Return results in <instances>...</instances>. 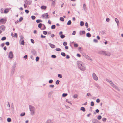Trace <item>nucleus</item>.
I'll return each mask as SVG.
<instances>
[{
	"label": "nucleus",
	"mask_w": 123,
	"mask_h": 123,
	"mask_svg": "<svg viewBox=\"0 0 123 123\" xmlns=\"http://www.w3.org/2000/svg\"><path fill=\"white\" fill-rule=\"evenodd\" d=\"M101 118H102V117L100 115H99V116H98L97 117V118L99 120L101 119Z\"/></svg>",
	"instance_id": "obj_35"
},
{
	"label": "nucleus",
	"mask_w": 123,
	"mask_h": 123,
	"mask_svg": "<svg viewBox=\"0 0 123 123\" xmlns=\"http://www.w3.org/2000/svg\"><path fill=\"white\" fill-rule=\"evenodd\" d=\"M24 38V37L23 36L21 35L20 39V42L21 40H23Z\"/></svg>",
	"instance_id": "obj_31"
},
{
	"label": "nucleus",
	"mask_w": 123,
	"mask_h": 123,
	"mask_svg": "<svg viewBox=\"0 0 123 123\" xmlns=\"http://www.w3.org/2000/svg\"><path fill=\"white\" fill-rule=\"evenodd\" d=\"M67 95V93H64L62 94V96L63 97H65Z\"/></svg>",
	"instance_id": "obj_42"
},
{
	"label": "nucleus",
	"mask_w": 123,
	"mask_h": 123,
	"mask_svg": "<svg viewBox=\"0 0 123 123\" xmlns=\"http://www.w3.org/2000/svg\"><path fill=\"white\" fill-rule=\"evenodd\" d=\"M56 50L57 51H59L61 50V49L59 48H57L56 49Z\"/></svg>",
	"instance_id": "obj_52"
},
{
	"label": "nucleus",
	"mask_w": 123,
	"mask_h": 123,
	"mask_svg": "<svg viewBox=\"0 0 123 123\" xmlns=\"http://www.w3.org/2000/svg\"><path fill=\"white\" fill-rule=\"evenodd\" d=\"M55 25H53L51 26V28L52 29H55Z\"/></svg>",
	"instance_id": "obj_28"
},
{
	"label": "nucleus",
	"mask_w": 123,
	"mask_h": 123,
	"mask_svg": "<svg viewBox=\"0 0 123 123\" xmlns=\"http://www.w3.org/2000/svg\"><path fill=\"white\" fill-rule=\"evenodd\" d=\"M29 108L31 112V114L32 115H33L35 112V109L33 106L31 105H29Z\"/></svg>",
	"instance_id": "obj_3"
},
{
	"label": "nucleus",
	"mask_w": 123,
	"mask_h": 123,
	"mask_svg": "<svg viewBox=\"0 0 123 123\" xmlns=\"http://www.w3.org/2000/svg\"><path fill=\"white\" fill-rule=\"evenodd\" d=\"M52 4L54 6L55 5V2L54 1H53L52 3Z\"/></svg>",
	"instance_id": "obj_60"
},
{
	"label": "nucleus",
	"mask_w": 123,
	"mask_h": 123,
	"mask_svg": "<svg viewBox=\"0 0 123 123\" xmlns=\"http://www.w3.org/2000/svg\"><path fill=\"white\" fill-rule=\"evenodd\" d=\"M83 55L85 58L88 60H90L91 61H92V60L90 57L85 54H83Z\"/></svg>",
	"instance_id": "obj_4"
},
{
	"label": "nucleus",
	"mask_w": 123,
	"mask_h": 123,
	"mask_svg": "<svg viewBox=\"0 0 123 123\" xmlns=\"http://www.w3.org/2000/svg\"><path fill=\"white\" fill-rule=\"evenodd\" d=\"M51 57L53 58H55L56 57V56L54 55H51Z\"/></svg>",
	"instance_id": "obj_40"
},
{
	"label": "nucleus",
	"mask_w": 123,
	"mask_h": 123,
	"mask_svg": "<svg viewBox=\"0 0 123 123\" xmlns=\"http://www.w3.org/2000/svg\"><path fill=\"white\" fill-rule=\"evenodd\" d=\"M39 58L38 57H37L36 58V62L38 61L39 60Z\"/></svg>",
	"instance_id": "obj_39"
},
{
	"label": "nucleus",
	"mask_w": 123,
	"mask_h": 123,
	"mask_svg": "<svg viewBox=\"0 0 123 123\" xmlns=\"http://www.w3.org/2000/svg\"><path fill=\"white\" fill-rule=\"evenodd\" d=\"M5 44L7 46H9L10 44L8 42H6L5 43Z\"/></svg>",
	"instance_id": "obj_51"
},
{
	"label": "nucleus",
	"mask_w": 123,
	"mask_h": 123,
	"mask_svg": "<svg viewBox=\"0 0 123 123\" xmlns=\"http://www.w3.org/2000/svg\"><path fill=\"white\" fill-rule=\"evenodd\" d=\"M41 8L42 9L45 10L46 9V7L44 6H41Z\"/></svg>",
	"instance_id": "obj_20"
},
{
	"label": "nucleus",
	"mask_w": 123,
	"mask_h": 123,
	"mask_svg": "<svg viewBox=\"0 0 123 123\" xmlns=\"http://www.w3.org/2000/svg\"><path fill=\"white\" fill-rule=\"evenodd\" d=\"M48 44L52 48H54L55 47V45L51 43H48Z\"/></svg>",
	"instance_id": "obj_15"
},
{
	"label": "nucleus",
	"mask_w": 123,
	"mask_h": 123,
	"mask_svg": "<svg viewBox=\"0 0 123 123\" xmlns=\"http://www.w3.org/2000/svg\"><path fill=\"white\" fill-rule=\"evenodd\" d=\"M15 70H11V74L12 75H13L14 74Z\"/></svg>",
	"instance_id": "obj_37"
},
{
	"label": "nucleus",
	"mask_w": 123,
	"mask_h": 123,
	"mask_svg": "<svg viewBox=\"0 0 123 123\" xmlns=\"http://www.w3.org/2000/svg\"><path fill=\"white\" fill-rule=\"evenodd\" d=\"M77 64L78 67L80 70L82 71H84L86 70L85 66L82 62L79 61L77 62Z\"/></svg>",
	"instance_id": "obj_1"
},
{
	"label": "nucleus",
	"mask_w": 123,
	"mask_h": 123,
	"mask_svg": "<svg viewBox=\"0 0 123 123\" xmlns=\"http://www.w3.org/2000/svg\"><path fill=\"white\" fill-rule=\"evenodd\" d=\"M31 52L33 53V54L34 55H35L36 54V52L34 50H33Z\"/></svg>",
	"instance_id": "obj_32"
},
{
	"label": "nucleus",
	"mask_w": 123,
	"mask_h": 123,
	"mask_svg": "<svg viewBox=\"0 0 123 123\" xmlns=\"http://www.w3.org/2000/svg\"><path fill=\"white\" fill-rule=\"evenodd\" d=\"M96 87L98 88L99 89L100 88V86L98 85H96Z\"/></svg>",
	"instance_id": "obj_57"
},
{
	"label": "nucleus",
	"mask_w": 123,
	"mask_h": 123,
	"mask_svg": "<svg viewBox=\"0 0 123 123\" xmlns=\"http://www.w3.org/2000/svg\"><path fill=\"white\" fill-rule=\"evenodd\" d=\"M6 39V37H5L4 36L2 37L1 39V40L2 41H4Z\"/></svg>",
	"instance_id": "obj_34"
},
{
	"label": "nucleus",
	"mask_w": 123,
	"mask_h": 123,
	"mask_svg": "<svg viewBox=\"0 0 123 123\" xmlns=\"http://www.w3.org/2000/svg\"><path fill=\"white\" fill-rule=\"evenodd\" d=\"M58 77L60 78H61L62 77V76L60 74H59L58 75Z\"/></svg>",
	"instance_id": "obj_45"
},
{
	"label": "nucleus",
	"mask_w": 123,
	"mask_h": 123,
	"mask_svg": "<svg viewBox=\"0 0 123 123\" xmlns=\"http://www.w3.org/2000/svg\"><path fill=\"white\" fill-rule=\"evenodd\" d=\"M21 44L23 45H24L25 42L24 40H21Z\"/></svg>",
	"instance_id": "obj_36"
},
{
	"label": "nucleus",
	"mask_w": 123,
	"mask_h": 123,
	"mask_svg": "<svg viewBox=\"0 0 123 123\" xmlns=\"http://www.w3.org/2000/svg\"><path fill=\"white\" fill-rule=\"evenodd\" d=\"M49 87L53 88L54 87V86L53 85H49Z\"/></svg>",
	"instance_id": "obj_62"
},
{
	"label": "nucleus",
	"mask_w": 123,
	"mask_h": 123,
	"mask_svg": "<svg viewBox=\"0 0 123 123\" xmlns=\"http://www.w3.org/2000/svg\"><path fill=\"white\" fill-rule=\"evenodd\" d=\"M23 20V18L22 17H21L19 19V21L20 22H21L22 20Z\"/></svg>",
	"instance_id": "obj_56"
},
{
	"label": "nucleus",
	"mask_w": 123,
	"mask_h": 123,
	"mask_svg": "<svg viewBox=\"0 0 123 123\" xmlns=\"http://www.w3.org/2000/svg\"><path fill=\"white\" fill-rule=\"evenodd\" d=\"M71 23V21L70 20H69L67 22V24L68 25H70Z\"/></svg>",
	"instance_id": "obj_25"
},
{
	"label": "nucleus",
	"mask_w": 123,
	"mask_h": 123,
	"mask_svg": "<svg viewBox=\"0 0 123 123\" xmlns=\"http://www.w3.org/2000/svg\"><path fill=\"white\" fill-rule=\"evenodd\" d=\"M92 77L93 79L97 81L98 80V78L96 76V74L93 73L92 74Z\"/></svg>",
	"instance_id": "obj_6"
},
{
	"label": "nucleus",
	"mask_w": 123,
	"mask_h": 123,
	"mask_svg": "<svg viewBox=\"0 0 123 123\" xmlns=\"http://www.w3.org/2000/svg\"><path fill=\"white\" fill-rule=\"evenodd\" d=\"M11 118H8L7 119V121L8 122H11Z\"/></svg>",
	"instance_id": "obj_41"
},
{
	"label": "nucleus",
	"mask_w": 123,
	"mask_h": 123,
	"mask_svg": "<svg viewBox=\"0 0 123 123\" xmlns=\"http://www.w3.org/2000/svg\"><path fill=\"white\" fill-rule=\"evenodd\" d=\"M16 66V64L15 63H14V64L13 65L12 68L15 69Z\"/></svg>",
	"instance_id": "obj_24"
},
{
	"label": "nucleus",
	"mask_w": 123,
	"mask_h": 123,
	"mask_svg": "<svg viewBox=\"0 0 123 123\" xmlns=\"http://www.w3.org/2000/svg\"><path fill=\"white\" fill-rule=\"evenodd\" d=\"M85 25L86 27L87 28L88 27V23L87 22H86L85 23Z\"/></svg>",
	"instance_id": "obj_44"
},
{
	"label": "nucleus",
	"mask_w": 123,
	"mask_h": 123,
	"mask_svg": "<svg viewBox=\"0 0 123 123\" xmlns=\"http://www.w3.org/2000/svg\"><path fill=\"white\" fill-rule=\"evenodd\" d=\"M53 93V92L52 91H51V92H50L48 94V97L49 98H50V97L51 96L52 94Z\"/></svg>",
	"instance_id": "obj_16"
},
{
	"label": "nucleus",
	"mask_w": 123,
	"mask_h": 123,
	"mask_svg": "<svg viewBox=\"0 0 123 123\" xmlns=\"http://www.w3.org/2000/svg\"><path fill=\"white\" fill-rule=\"evenodd\" d=\"M99 53L100 54H101L104 55L105 54V51H100L99 52Z\"/></svg>",
	"instance_id": "obj_17"
},
{
	"label": "nucleus",
	"mask_w": 123,
	"mask_h": 123,
	"mask_svg": "<svg viewBox=\"0 0 123 123\" xmlns=\"http://www.w3.org/2000/svg\"><path fill=\"white\" fill-rule=\"evenodd\" d=\"M6 21L7 19H6L2 18L0 19V22L3 24H5Z\"/></svg>",
	"instance_id": "obj_8"
},
{
	"label": "nucleus",
	"mask_w": 123,
	"mask_h": 123,
	"mask_svg": "<svg viewBox=\"0 0 123 123\" xmlns=\"http://www.w3.org/2000/svg\"><path fill=\"white\" fill-rule=\"evenodd\" d=\"M23 57L25 59H26L27 58V55H26L24 56Z\"/></svg>",
	"instance_id": "obj_58"
},
{
	"label": "nucleus",
	"mask_w": 123,
	"mask_h": 123,
	"mask_svg": "<svg viewBox=\"0 0 123 123\" xmlns=\"http://www.w3.org/2000/svg\"><path fill=\"white\" fill-rule=\"evenodd\" d=\"M36 18L34 16H31V18L32 20H34Z\"/></svg>",
	"instance_id": "obj_46"
},
{
	"label": "nucleus",
	"mask_w": 123,
	"mask_h": 123,
	"mask_svg": "<svg viewBox=\"0 0 123 123\" xmlns=\"http://www.w3.org/2000/svg\"><path fill=\"white\" fill-rule=\"evenodd\" d=\"M60 20L61 21H64V19L63 17H61L60 18Z\"/></svg>",
	"instance_id": "obj_27"
},
{
	"label": "nucleus",
	"mask_w": 123,
	"mask_h": 123,
	"mask_svg": "<svg viewBox=\"0 0 123 123\" xmlns=\"http://www.w3.org/2000/svg\"><path fill=\"white\" fill-rule=\"evenodd\" d=\"M80 110H82L83 112H85V108L83 107H82L81 108Z\"/></svg>",
	"instance_id": "obj_21"
},
{
	"label": "nucleus",
	"mask_w": 123,
	"mask_h": 123,
	"mask_svg": "<svg viewBox=\"0 0 123 123\" xmlns=\"http://www.w3.org/2000/svg\"><path fill=\"white\" fill-rule=\"evenodd\" d=\"M31 42L32 43H34V40L33 39H31Z\"/></svg>",
	"instance_id": "obj_59"
},
{
	"label": "nucleus",
	"mask_w": 123,
	"mask_h": 123,
	"mask_svg": "<svg viewBox=\"0 0 123 123\" xmlns=\"http://www.w3.org/2000/svg\"><path fill=\"white\" fill-rule=\"evenodd\" d=\"M67 45V43L66 42H64L63 43V45L64 46H66Z\"/></svg>",
	"instance_id": "obj_53"
},
{
	"label": "nucleus",
	"mask_w": 123,
	"mask_h": 123,
	"mask_svg": "<svg viewBox=\"0 0 123 123\" xmlns=\"http://www.w3.org/2000/svg\"><path fill=\"white\" fill-rule=\"evenodd\" d=\"M107 119L105 118H103L102 119V120L104 121L105 122L106 120Z\"/></svg>",
	"instance_id": "obj_54"
},
{
	"label": "nucleus",
	"mask_w": 123,
	"mask_h": 123,
	"mask_svg": "<svg viewBox=\"0 0 123 123\" xmlns=\"http://www.w3.org/2000/svg\"><path fill=\"white\" fill-rule=\"evenodd\" d=\"M53 81V80L51 79L49 81V83L51 84L52 83Z\"/></svg>",
	"instance_id": "obj_43"
},
{
	"label": "nucleus",
	"mask_w": 123,
	"mask_h": 123,
	"mask_svg": "<svg viewBox=\"0 0 123 123\" xmlns=\"http://www.w3.org/2000/svg\"><path fill=\"white\" fill-rule=\"evenodd\" d=\"M86 36L87 37H91V35L90 33H87Z\"/></svg>",
	"instance_id": "obj_22"
},
{
	"label": "nucleus",
	"mask_w": 123,
	"mask_h": 123,
	"mask_svg": "<svg viewBox=\"0 0 123 123\" xmlns=\"http://www.w3.org/2000/svg\"><path fill=\"white\" fill-rule=\"evenodd\" d=\"M48 14L47 13H46L42 15L41 16V17L42 18H45L46 19L49 18L48 17Z\"/></svg>",
	"instance_id": "obj_5"
},
{
	"label": "nucleus",
	"mask_w": 123,
	"mask_h": 123,
	"mask_svg": "<svg viewBox=\"0 0 123 123\" xmlns=\"http://www.w3.org/2000/svg\"><path fill=\"white\" fill-rule=\"evenodd\" d=\"M85 32L84 31H80V34L81 35L85 34Z\"/></svg>",
	"instance_id": "obj_19"
},
{
	"label": "nucleus",
	"mask_w": 123,
	"mask_h": 123,
	"mask_svg": "<svg viewBox=\"0 0 123 123\" xmlns=\"http://www.w3.org/2000/svg\"><path fill=\"white\" fill-rule=\"evenodd\" d=\"M42 20L40 19L37 20L36 21V22L37 23H39L40 22H42Z\"/></svg>",
	"instance_id": "obj_26"
},
{
	"label": "nucleus",
	"mask_w": 123,
	"mask_h": 123,
	"mask_svg": "<svg viewBox=\"0 0 123 123\" xmlns=\"http://www.w3.org/2000/svg\"><path fill=\"white\" fill-rule=\"evenodd\" d=\"M78 96V95L77 94H75L73 96V97L74 98H77V97Z\"/></svg>",
	"instance_id": "obj_48"
},
{
	"label": "nucleus",
	"mask_w": 123,
	"mask_h": 123,
	"mask_svg": "<svg viewBox=\"0 0 123 123\" xmlns=\"http://www.w3.org/2000/svg\"><path fill=\"white\" fill-rule=\"evenodd\" d=\"M25 115V113L24 112L20 114V116H24Z\"/></svg>",
	"instance_id": "obj_47"
},
{
	"label": "nucleus",
	"mask_w": 123,
	"mask_h": 123,
	"mask_svg": "<svg viewBox=\"0 0 123 123\" xmlns=\"http://www.w3.org/2000/svg\"><path fill=\"white\" fill-rule=\"evenodd\" d=\"M59 82H60L59 80H57L56 81L55 83H56V84L57 85H58L59 84Z\"/></svg>",
	"instance_id": "obj_50"
},
{
	"label": "nucleus",
	"mask_w": 123,
	"mask_h": 123,
	"mask_svg": "<svg viewBox=\"0 0 123 123\" xmlns=\"http://www.w3.org/2000/svg\"><path fill=\"white\" fill-rule=\"evenodd\" d=\"M94 105V103L93 101L91 102V106H93Z\"/></svg>",
	"instance_id": "obj_38"
},
{
	"label": "nucleus",
	"mask_w": 123,
	"mask_h": 123,
	"mask_svg": "<svg viewBox=\"0 0 123 123\" xmlns=\"http://www.w3.org/2000/svg\"><path fill=\"white\" fill-rule=\"evenodd\" d=\"M93 123H98V121L96 119H93L92 120Z\"/></svg>",
	"instance_id": "obj_13"
},
{
	"label": "nucleus",
	"mask_w": 123,
	"mask_h": 123,
	"mask_svg": "<svg viewBox=\"0 0 123 123\" xmlns=\"http://www.w3.org/2000/svg\"><path fill=\"white\" fill-rule=\"evenodd\" d=\"M80 23V26H83L84 25V22L82 21H81Z\"/></svg>",
	"instance_id": "obj_30"
},
{
	"label": "nucleus",
	"mask_w": 123,
	"mask_h": 123,
	"mask_svg": "<svg viewBox=\"0 0 123 123\" xmlns=\"http://www.w3.org/2000/svg\"><path fill=\"white\" fill-rule=\"evenodd\" d=\"M65 36L63 34H61L60 35V37L61 38L63 39L65 37Z\"/></svg>",
	"instance_id": "obj_23"
},
{
	"label": "nucleus",
	"mask_w": 123,
	"mask_h": 123,
	"mask_svg": "<svg viewBox=\"0 0 123 123\" xmlns=\"http://www.w3.org/2000/svg\"><path fill=\"white\" fill-rule=\"evenodd\" d=\"M66 102H67V103H70L71 105L72 104V103L70 102L69 101V100L68 99H66Z\"/></svg>",
	"instance_id": "obj_49"
},
{
	"label": "nucleus",
	"mask_w": 123,
	"mask_h": 123,
	"mask_svg": "<svg viewBox=\"0 0 123 123\" xmlns=\"http://www.w3.org/2000/svg\"><path fill=\"white\" fill-rule=\"evenodd\" d=\"M110 19L109 18H107L106 19V21L107 22H108L109 21Z\"/></svg>",
	"instance_id": "obj_63"
},
{
	"label": "nucleus",
	"mask_w": 123,
	"mask_h": 123,
	"mask_svg": "<svg viewBox=\"0 0 123 123\" xmlns=\"http://www.w3.org/2000/svg\"><path fill=\"white\" fill-rule=\"evenodd\" d=\"M111 54L110 52L108 51H105L104 55L107 56H110Z\"/></svg>",
	"instance_id": "obj_9"
},
{
	"label": "nucleus",
	"mask_w": 123,
	"mask_h": 123,
	"mask_svg": "<svg viewBox=\"0 0 123 123\" xmlns=\"http://www.w3.org/2000/svg\"><path fill=\"white\" fill-rule=\"evenodd\" d=\"M61 54V55L64 57L66 56L65 53L64 52H62Z\"/></svg>",
	"instance_id": "obj_33"
},
{
	"label": "nucleus",
	"mask_w": 123,
	"mask_h": 123,
	"mask_svg": "<svg viewBox=\"0 0 123 123\" xmlns=\"http://www.w3.org/2000/svg\"><path fill=\"white\" fill-rule=\"evenodd\" d=\"M9 12V9L8 8L5 9H4V13L5 14Z\"/></svg>",
	"instance_id": "obj_14"
},
{
	"label": "nucleus",
	"mask_w": 123,
	"mask_h": 123,
	"mask_svg": "<svg viewBox=\"0 0 123 123\" xmlns=\"http://www.w3.org/2000/svg\"><path fill=\"white\" fill-rule=\"evenodd\" d=\"M83 8L84 10L85 11H86L87 10L86 7V5L84 4L83 5Z\"/></svg>",
	"instance_id": "obj_18"
},
{
	"label": "nucleus",
	"mask_w": 123,
	"mask_h": 123,
	"mask_svg": "<svg viewBox=\"0 0 123 123\" xmlns=\"http://www.w3.org/2000/svg\"><path fill=\"white\" fill-rule=\"evenodd\" d=\"M13 55L12 52V51H10L9 53L8 57L11 59H12L13 57Z\"/></svg>",
	"instance_id": "obj_7"
},
{
	"label": "nucleus",
	"mask_w": 123,
	"mask_h": 123,
	"mask_svg": "<svg viewBox=\"0 0 123 123\" xmlns=\"http://www.w3.org/2000/svg\"><path fill=\"white\" fill-rule=\"evenodd\" d=\"M6 28L5 26L3 25H1L0 26V29L2 30L3 31H4Z\"/></svg>",
	"instance_id": "obj_11"
},
{
	"label": "nucleus",
	"mask_w": 123,
	"mask_h": 123,
	"mask_svg": "<svg viewBox=\"0 0 123 123\" xmlns=\"http://www.w3.org/2000/svg\"><path fill=\"white\" fill-rule=\"evenodd\" d=\"M42 24L41 23H39L38 25V27L40 28H41V27L42 26Z\"/></svg>",
	"instance_id": "obj_29"
},
{
	"label": "nucleus",
	"mask_w": 123,
	"mask_h": 123,
	"mask_svg": "<svg viewBox=\"0 0 123 123\" xmlns=\"http://www.w3.org/2000/svg\"><path fill=\"white\" fill-rule=\"evenodd\" d=\"M51 122V120H48L47 122L46 123H49Z\"/></svg>",
	"instance_id": "obj_64"
},
{
	"label": "nucleus",
	"mask_w": 123,
	"mask_h": 123,
	"mask_svg": "<svg viewBox=\"0 0 123 123\" xmlns=\"http://www.w3.org/2000/svg\"><path fill=\"white\" fill-rule=\"evenodd\" d=\"M115 21L117 23V26H118L119 25V22L118 19L117 18H115Z\"/></svg>",
	"instance_id": "obj_12"
},
{
	"label": "nucleus",
	"mask_w": 123,
	"mask_h": 123,
	"mask_svg": "<svg viewBox=\"0 0 123 123\" xmlns=\"http://www.w3.org/2000/svg\"><path fill=\"white\" fill-rule=\"evenodd\" d=\"M24 2L27 4L30 5L32 1L30 0H25Z\"/></svg>",
	"instance_id": "obj_10"
},
{
	"label": "nucleus",
	"mask_w": 123,
	"mask_h": 123,
	"mask_svg": "<svg viewBox=\"0 0 123 123\" xmlns=\"http://www.w3.org/2000/svg\"><path fill=\"white\" fill-rule=\"evenodd\" d=\"M100 100L99 99H97L96 100V102L97 103H99L100 102Z\"/></svg>",
	"instance_id": "obj_55"
},
{
	"label": "nucleus",
	"mask_w": 123,
	"mask_h": 123,
	"mask_svg": "<svg viewBox=\"0 0 123 123\" xmlns=\"http://www.w3.org/2000/svg\"><path fill=\"white\" fill-rule=\"evenodd\" d=\"M106 80L110 83L111 86L113 88L115 89L118 91H120V90L119 87L114 84V83L110 80L108 79H106Z\"/></svg>",
	"instance_id": "obj_2"
},
{
	"label": "nucleus",
	"mask_w": 123,
	"mask_h": 123,
	"mask_svg": "<svg viewBox=\"0 0 123 123\" xmlns=\"http://www.w3.org/2000/svg\"><path fill=\"white\" fill-rule=\"evenodd\" d=\"M43 34H44V35H46L47 34V31H43Z\"/></svg>",
	"instance_id": "obj_61"
}]
</instances>
